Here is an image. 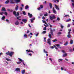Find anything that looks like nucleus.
<instances>
[{"label": "nucleus", "mask_w": 74, "mask_h": 74, "mask_svg": "<svg viewBox=\"0 0 74 74\" xmlns=\"http://www.w3.org/2000/svg\"><path fill=\"white\" fill-rule=\"evenodd\" d=\"M51 34L52 35H53V32H52V31L51 32Z\"/></svg>", "instance_id": "61"}, {"label": "nucleus", "mask_w": 74, "mask_h": 74, "mask_svg": "<svg viewBox=\"0 0 74 74\" xmlns=\"http://www.w3.org/2000/svg\"><path fill=\"white\" fill-rule=\"evenodd\" d=\"M5 59L6 60H7V61H11V59H10V58H5Z\"/></svg>", "instance_id": "14"}, {"label": "nucleus", "mask_w": 74, "mask_h": 74, "mask_svg": "<svg viewBox=\"0 0 74 74\" xmlns=\"http://www.w3.org/2000/svg\"><path fill=\"white\" fill-rule=\"evenodd\" d=\"M14 53V52L12 51H11L10 53H9V56L12 57V55Z\"/></svg>", "instance_id": "4"}, {"label": "nucleus", "mask_w": 74, "mask_h": 74, "mask_svg": "<svg viewBox=\"0 0 74 74\" xmlns=\"http://www.w3.org/2000/svg\"><path fill=\"white\" fill-rule=\"evenodd\" d=\"M2 11H5V9L4 8H3L2 10Z\"/></svg>", "instance_id": "28"}, {"label": "nucleus", "mask_w": 74, "mask_h": 74, "mask_svg": "<svg viewBox=\"0 0 74 74\" xmlns=\"http://www.w3.org/2000/svg\"><path fill=\"white\" fill-rule=\"evenodd\" d=\"M57 20H58V21H59V20H60V18H59V17H58L57 18Z\"/></svg>", "instance_id": "54"}, {"label": "nucleus", "mask_w": 74, "mask_h": 74, "mask_svg": "<svg viewBox=\"0 0 74 74\" xmlns=\"http://www.w3.org/2000/svg\"><path fill=\"white\" fill-rule=\"evenodd\" d=\"M22 10H23V8H20V11H22Z\"/></svg>", "instance_id": "51"}, {"label": "nucleus", "mask_w": 74, "mask_h": 74, "mask_svg": "<svg viewBox=\"0 0 74 74\" xmlns=\"http://www.w3.org/2000/svg\"><path fill=\"white\" fill-rule=\"evenodd\" d=\"M13 14L14 15L16 16H18L19 15V12H17V14H16V12L15 11H14L13 12Z\"/></svg>", "instance_id": "1"}, {"label": "nucleus", "mask_w": 74, "mask_h": 74, "mask_svg": "<svg viewBox=\"0 0 74 74\" xmlns=\"http://www.w3.org/2000/svg\"><path fill=\"white\" fill-rule=\"evenodd\" d=\"M23 14L24 15H26V13L25 12V11H23Z\"/></svg>", "instance_id": "37"}, {"label": "nucleus", "mask_w": 74, "mask_h": 74, "mask_svg": "<svg viewBox=\"0 0 74 74\" xmlns=\"http://www.w3.org/2000/svg\"><path fill=\"white\" fill-rule=\"evenodd\" d=\"M53 42H56V41H57V40L55 39L54 40H53Z\"/></svg>", "instance_id": "39"}, {"label": "nucleus", "mask_w": 74, "mask_h": 74, "mask_svg": "<svg viewBox=\"0 0 74 74\" xmlns=\"http://www.w3.org/2000/svg\"><path fill=\"white\" fill-rule=\"evenodd\" d=\"M9 3V0H7L5 2V4H8Z\"/></svg>", "instance_id": "35"}, {"label": "nucleus", "mask_w": 74, "mask_h": 74, "mask_svg": "<svg viewBox=\"0 0 74 74\" xmlns=\"http://www.w3.org/2000/svg\"><path fill=\"white\" fill-rule=\"evenodd\" d=\"M51 48L52 49H53V48H54V47L53 46H52V47H51Z\"/></svg>", "instance_id": "60"}, {"label": "nucleus", "mask_w": 74, "mask_h": 74, "mask_svg": "<svg viewBox=\"0 0 74 74\" xmlns=\"http://www.w3.org/2000/svg\"><path fill=\"white\" fill-rule=\"evenodd\" d=\"M14 1L16 3H18L19 2H20V0H14Z\"/></svg>", "instance_id": "9"}, {"label": "nucleus", "mask_w": 74, "mask_h": 74, "mask_svg": "<svg viewBox=\"0 0 74 74\" xmlns=\"http://www.w3.org/2000/svg\"><path fill=\"white\" fill-rule=\"evenodd\" d=\"M4 14L5 15H7V12H5Z\"/></svg>", "instance_id": "53"}, {"label": "nucleus", "mask_w": 74, "mask_h": 74, "mask_svg": "<svg viewBox=\"0 0 74 74\" xmlns=\"http://www.w3.org/2000/svg\"><path fill=\"white\" fill-rule=\"evenodd\" d=\"M23 65H24V66H25L26 65L25 64V63L24 62H23Z\"/></svg>", "instance_id": "56"}, {"label": "nucleus", "mask_w": 74, "mask_h": 74, "mask_svg": "<svg viewBox=\"0 0 74 74\" xmlns=\"http://www.w3.org/2000/svg\"><path fill=\"white\" fill-rule=\"evenodd\" d=\"M47 43L49 44L50 45H51V39L49 38H48L47 39Z\"/></svg>", "instance_id": "3"}, {"label": "nucleus", "mask_w": 74, "mask_h": 74, "mask_svg": "<svg viewBox=\"0 0 74 74\" xmlns=\"http://www.w3.org/2000/svg\"><path fill=\"white\" fill-rule=\"evenodd\" d=\"M72 21H73L72 23V25H74V20H73Z\"/></svg>", "instance_id": "42"}, {"label": "nucleus", "mask_w": 74, "mask_h": 74, "mask_svg": "<svg viewBox=\"0 0 74 74\" xmlns=\"http://www.w3.org/2000/svg\"><path fill=\"white\" fill-rule=\"evenodd\" d=\"M38 33L36 34V37L38 36Z\"/></svg>", "instance_id": "59"}, {"label": "nucleus", "mask_w": 74, "mask_h": 74, "mask_svg": "<svg viewBox=\"0 0 74 74\" xmlns=\"http://www.w3.org/2000/svg\"><path fill=\"white\" fill-rule=\"evenodd\" d=\"M67 55V53H65L63 55V57H65V56H66Z\"/></svg>", "instance_id": "24"}, {"label": "nucleus", "mask_w": 74, "mask_h": 74, "mask_svg": "<svg viewBox=\"0 0 74 74\" xmlns=\"http://www.w3.org/2000/svg\"><path fill=\"white\" fill-rule=\"evenodd\" d=\"M54 47L55 48V49H58V48H57V47H56V46H55L54 45Z\"/></svg>", "instance_id": "50"}, {"label": "nucleus", "mask_w": 74, "mask_h": 74, "mask_svg": "<svg viewBox=\"0 0 74 74\" xmlns=\"http://www.w3.org/2000/svg\"><path fill=\"white\" fill-rule=\"evenodd\" d=\"M69 32H68V34H70V32L71 31V29H69L68 30Z\"/></svg>", "instance_id": "22"}, {"label": "nucleus", "mask_w": 74, "mask_h": 74, "mask_svg": "<svg viewBox=\"0 0 74 74\" xmlns=\"http://www.w3.org/2000/svg\"><path fill=\"white\" fill-rule=\"evenodd\" d=\"M26 51H27V52H34L32 50H27Z\"/></svg>", "instance_id": "7"}, {"label": "nucleus", "mask_w": 74, "mask_h": 74, "mask_svg": "<svg viewBox=\"0 0 74 74\" xmlns=\"http://www.w3.org/2000/svg\"><path fill=\"white\" fill-rule=\"evenodd\" d=\"M55 5V7L56 9H57V10H59V9L58 8V7L56 6V5Z\"/></svg>", "instance_id": "15"}, {"label": "nucleus", "mask_w": 74, "mask_h": 74, "mask_svg": "<svg viewBox=\"0 0 74 74\" xmlns=\"http://www.w3.org/2000/svg\"><path fill=\"white\" fill-rule=\"evenodd\" d=\"M24 37H25V38H27V35L26 34H25L24 36Z\"/></svg>", "instance_id": "27"}, {"label": "nucleus", "mask_w": 74, "mask_h": 74, "mask_svg": "<svg viewBox=\"0 0 74 74\" xmlns=\"http://www.w3.org/2000/svg\"><path fill=\"white\" fill-rule=\"evenodd\" d=\"M70 24H68V27H70Z\"/></svg>", "instance_id": "62"}, {"label": "nucleus", "mask_w": 74, "mask_h": 74, "mask_svg": "<svg viewBox=\"0 0 74 74\" xmlns=\"http://www.w3.org/2000/svg\"><path fill=\"white\" fill-rule=\"evenodd\" d=\"M58 34H62V33L60 32H59L58 33Z\"/></svg>", "instance_id": "49"}, {"label": "nucleus", "mask_w": 74, "mask_h": 74, "mask_svg": "<svg viewBox=\"0 0 74 74\" xmlns=\"http://www.w3.org/2000/svg\"><path fill=\"white\" fill-rule=\"evenodd\" d=\"M67 37H68V38H71V35H70V34H68L67 35Z\"/></svg>", "instance_id": "31"}, {"label": "nucleus", "mask_w": 74, "mask_h": 74, "mask_svg": "<svg viewBox=\"0 0 74 74\" xmlns=\"http://www.w3.org/2000/svg\"><path fill=\"white\" fill-rule=\"evenodd\" d=\"M42 21L43 22V23L46 24L47 26H48V25H47V23L46 22H45V21L42 20Z\"/></svg>", "instance_id": "8"}, {"label": "nucleus", "mask_w": 74, "mask_h": 74, "mask_svg": "<svg viewBox=\"0 0 74 74\" xmlns=\"http://www.w3.org/2000/svg\"><path fill=\"white\" fill-rule=\"evenodd\" d=\"M46 33H47V32L45 31H44L42 33V34H45Z\"/></svg>", "instance_id": "25"}, {"label": "nucleus", "mask_w": 74, "mask_h": 74, "mask_svg": "<svg viewBox=\"0 0 74 74\" xmlns=\"http://www.w3.org/2000/svg\"><path fill=\"white\" fill-rule=\"evenodd\" d=\"M17 64H21V62H17Z\"/></svg>", "instance_id": "46"}, {"label": "nucleus", "mask_w": 74, "mask_h": 74, "mask_svg": "<svg viewBox=\"0 0 74 74\" xmlns=\"http://www.w3.org/2000/svg\"><path fill=\"white\" fill-rule=\"evenodd\" d=\"M35 19V18H32L31 19H30V20H31V23H32L33 22V20H34Z\"/></svg>", "instance_id": "11"}, {"label": "nucleus", "mask_w": 74, "mask_h": 74, "mask_svg": "<svg viewBox=\"0 0 74 74\" xmlns=\"http://www.w3.org/2000/svg\"><path fill=\"white\" fill-rule=\"evenodd\" d=\"M44 30H46L47 29L46 28V27H45L43 28Z\"/></svg>", "instance_id": "47"}, {"label": "nucleus", "mask_w": 74, "mask_h": 74, "mask_svg": "<svg viewBox=\"0 0 74 74\" xmlns=\"http://www.w3.org/2000/svg\"><path fill=\"white\" fill-rule=\"evenodd\" d=\"M71 21V19H70V18H69L68 20H67L66 22H69V21Z\"/></svg>", "instance_id": "33"}, {"label": "nucleus", "mask_w": 74, "mask_h": 74, "mask_svg": "<svg viewBox=\"0 0 74 74\" xmlns=\"http://www.w3.org/2000/svg\"><path fill=\"white\" fill-rule=\"evenodd\" d=\"M20 70V69L19 68H16L15 69V71H19V72L20 71H19Z\"/></svg>", "instance_id": "12"}, {"label": "nucleus", "mask_w": 74, "mask_h": 74, "mask_svg": "<svg viewBox=\"0 0 74 74\" xmlns=\"http://www.w3.org/2000/svg\"><path fill=\"white\" fill-rule=\"evenodd\" d=\"M49 18L51 21H52L53 19H55V16L53 15L52 17L51 16H50Z\"/></svg>", "instance_id": "2"}, {"label": "nucleus", "mask_w": 74, "mask_h": 74, "mask_svg": "<svg viewBox=\"0 0 74 74\" xmlns=\"http://www.w3.org/2000/svg\"><path fill=\"white\" fill-rule=\"evenodd\" d=\"M56 47H57L58 48H61V47H60V45H58V44H57L56 45Z\"/></svg>", "instance_id": "17"}, {"label": "nucleus", "mask_w": 74, "mask_h": 74, "mask_svg": "<svg viewBox=\"0 0 74 74\" xmlns=\"http://www.w3.org/2000/svg\"><path fill=\"white\" fill-rule=\"evenodd\" d=\"M73 43V41L72 40H71V41H70V43L71 44H72Z\"/></svg>", "instance_id": "30"}, {"label": "nucleus", "mask_w": 74, "mask_h": 74, "mask_svg": "<svg viewBox=\"0 0 74 74\" xmlns=\"http://www.w3.org/2000/svg\"><path fill=\"white\" fill-rule=\"evenodd\" d=\"M0 15H3V14H4V12H1V13H0Z\"/></svg>", "instance_id": "44"}, {"label": "nucleus", "mask_w": 74, "mask_h": 74, "mask_svg": "<svg viewBox=\"0 0 74 74\" xmlns=\"http://www.w3.org/2000/svg\"><path fill=\"white\" fill-rule=\"evenodd\" d=\"M16 7L15 8V10L16 11H17L18 10V6L17 5H16Z\"/></svg>", "instance_id": "20"}, {"label": "nucleus", "mask_w": 74, "mask_h": 74, "mask_svg": "<svg viewBox=\"0 0 74 74\" xmlns=\"http://www.w3.org/2000/svg\"><path fill=\"white\" fill-rule=\"evenodd\" d=\"M62 53H66V52H65V51L63 50H62Z\"/></svg>", "instance_id": "43"}, {"label": "nucleus", "mask_w": 74, "mask_h": 74, "mask_svg": "<svg viewBox=\"0 0 74 74\" xmlns=\"http://www.w3.org/2000/svg\"><path fill=\"white\" fill-rule=\"evenodd\" d=\"M42 15H43L42 14V13L40 14V16H42Z\"/></svg>", "instance_id": "58"}, {"label": "nucleus", "mask_w": 74, "mask_h": 74, "mask_svg": "<svg viewBox=\"0 0 74 74\" xmlns=\"http://www.w3.org/2000/svg\"><path fill=\"white\" fill-rule=\"evenodd\" d=\"M49 5L50 8H52V4H51V3H50Z\"/></svg>", "instance_id": "36"}, {"label": "nucleus", "mask_w": 74, "mask_h": 74, "mask_svg": "<svg viewBox=\"0 0 74 74\" xmlns=\"http://www.w3.org/2000/svg\"><path fill=\"white\" fill-rule=\"evenodd\" d=\"M59 24L60 25V27H61V28H62V29L63 28V26L62 25V24H61L60 23H59Z\"/></svg>", "instance_id": "18"}, {"label": "nucleus", "mask_w": 74, "mask_h": 74, "mask_svg": "<svg viewBox=\"0 0 74 74\" xmlns=\"http://www.w3.org/2000/svg\"><path fill=\"white\" fill-rule=\"evenodd\" d=\"M46 40V38H44V42H46V40Z\"/></svg>", "instance_id": "52"}, {"label": "nucleus", "mask_w": 74, "mask_h": 74, "mask_svg": "<svg viewBox=\"0 0 74 74\" xmlns=\"http://www.w3.org/2000/svg\"><path fill=\"white\" fill-rule=\"evenodd\" d=\"M14 1L13 0H10V3L11 4H14Z\"/></svg>", "instance_id": "13"}, {"label": "nucleus", "mask_w": 74, "mask_h": 74, "mask_svg": "<svg viewBox=\"0 0 74 74\" xmlns=\"http://www.w3.org/2000/svg\"><path fill=\"white\" fill-rule=\"evenodd\" d=\"M5 18V16H3L2 18V20H3V19H4Z\"/></svg>", "instance_id": "41"}, {"label": "nucleus", "mask_w": 74, "mask_h": 74, "mask_svg": "<svg viewBox=\"0 0 74 74\" xmlns=\"http://www.w3.org/2000/svg\"><path fill=\"white\" fill-rule=\"evenodd\" d=\"M25 70H23L22 71V74H24L25 73Z\"/></svg>", "instance_id": "32"}, {"label": "nucleus", "mask_w": 74, "mask_h": 74, "mask_svg": "<svg viewBox=\"0 0 74 74\" xmlns=\"http://www.w3.org/2000/svg\"><path fill=\"white\" fill-rule=\"evenodd\" d=\"M72 5L73 7H74V3H72Z\"/></svg>", "instance_id": "55"}, {"label": "nucleus", "mask_w": 74, "mask_h": 74, "mask_svg": "<svg viewBox=\"0 0 74 74\" xmlns=\"http://www.w3.org/2000/svg\"><path fill=\"white\" fill-rule=\"evenodd\" d=\"M29 31H27V33H29Z\"/></svg>", "instance_id": "64"}, {"label": "nucleus", "mask_w": 74, "mask_h": 74, "mask_svg": "<svg viewBox=\"0 0 74 74\" xmlns=\"http://www.w3.org/2000/svg\"><path fill=\"white\" fill-rule=\"evenodd\" d=\"M62 59H58V62H60V61H62Z\"/></svg>", "instance_id": "45"}, {"label": "nucleus", "mask_w": 74, "mask_h": 74, "mask_svg": "<svg viewBox=\"0 0 74 74\" xmlns=\"http://www.w3.org/2000/svg\"><path fill=\"white\" fill-rule=\"evenodd\" d=\"M28 15L29 16V18H32V14H30V13H28Z\"/></svg>", "instance_id": "6"}, {"label": "nucleus", "mask_w": 74, "mask_h": 74, "mask_svg": "<svg viewBox=\"0 0 74 74\" xmlns=\"http://www.w3.org/2000/svg\"><path fill=\"white\" fill-rule=\"evenodd\" d=\"M67 44H68V42H67L65 44H64V45L65 46L67 45Z\"/></svg>", "instance_id": "40"}, {"label": "nucleus", "mask_w": 74, "mask_h": 74, "mask_svg": "<svg viewBox=\"0 0 74 74\" xmlns=\"http://www.w3.org/2000/svg\"><path fill=\"white\" fill-rule=\"evenodd\" d=\"M19 59V60L20 61V62H24V61L22 60L20 58H18Z\"/></svg>", "instance_id": "21"}, {"label": "nucleus", "mask_w": 74, "mask_h": 74, "mask_svg": "<svg viewBox=\"0 0 74 74\" xmlns=\"http://www.w3.org/2000/svg\"><path fill=\"white\" fill-rule=\"evenodd\" d=\"M50 60H51V63L52 62V59H51V58H50L49 59Z\"/></svg>", "instance_id": "57"}, {"label": "nucleus", "mask_w": 74, "mask_h": 74, "mask_svg": "<svg viewBox=\"0 0 74 74\" xmlns=\"http://www.w3.org/2000/svg\"><path fill=\"white\" fill-rule=\"evenodd\" d=\"M66 16H68V17H69L70 16L69 15H66L64 16V17H66Z\"/></svg>", "instance_id": "38"}, {"label": "nucleus", "mask_w": 74, "mask_h": 74, "mask_svg": "<svg viewBox=\"0 0 74 74\" xmlns=\"http://www.w3.org/2000/svg\"><path fill=\"white\" fill-rule=\"evenodd\" d=\"M22 21L23 22H24L25 23H26L27 22V20L25 19H23L22 20Z\"/></svg>", "instance_id": "16"}, {"label": "nucleus", "mask_w": 74, "mask_h": 74, "mask_svg": "<svg viewBox=\"0 0 74 74\" xmlns=\"http://www.w3.org/2000/svg\"><path fill=\"white\" fill-rule=\"evenodd\" d=\"M15 24L16 25H18L19 24V22L18 21H17L15 23Z\"/></svg>", "instance_id": "19"}, {"label": "nucleus", "mask_w": 74, "mask_h": 74, "mask_svg": "<svg viewBox=\"0 0 74 74\" xmlns=\"http://www.w3.org/2000/svg\"><path fill=\"white\" fill-rule=\"evenodd\" d=\"M44 16H48L47 12H46V14H44Z\"/></svg>", "instance_id": "34"}, {"label": "nucleus", "mask_w": 74, "mask_h": 74, "mask_svg": "<svg viewBox=\"0 0 74 74\" xmlns=\"http://www.w3.org/2000/svg\"><path fill=\"white\" fill-rule=\"evenodd\" d=\"M53 13H54V14H56V10L54 9V8H53Z\"/></svg>", "instance_id": "10"}, {"label": "nucleus", "mask_w": 74, "mask_h": 74, "mask_svg": "<svg viewBox=\"0 0 74 74\" xmlns=\"http://www.w3.org/2000/svg\"><path fill=\"white\" fill-rule=\"evenodd\" d=\"M25 8L26 10H27V9H28V8H29V6H28V5H26L25 7Z\"/></svg>", "instance_id": "23"}, {"label": "nucleus", "mask_w": 74, "mask_h": 74, "mask_svg": "<svg viewBox=\"0 0 74 74\" xmlns=\"http://www.w3.org/2000/svg\"><path fill=\"white\" fill-rule=\"evenodd\" d=\"M9 53H10V52H8L7 53H6V55H9Z\"/></svg>", "instance_id": "48"}, {"label": "nucleus", "mask_w": 74, "mask_h": 74, "mask_svg": "<svg viewBox=\"0 0 74 74\" xmlns=\"http://www.w3.org/2000/svg\"><path fill=\"white\" fill-rule=\"evenodd\" d=\"M40 8H38V10H41V8H43V6L42 5H40Z\"/></svg>", "instance_id": "5"}, {"label": "nucleus", "mask_w": 74, "mask_h": 74, "mask_svg": "<svg viewBox=\"0 0 74 74\" xmlns=\"http://www.w3.org/2000/svg\"><path fill=\"white\" fill-rule=\"evenodd\" d=\"M30 34L31 35V36H32V35H33V33H32V32L30 33Z\"/></svg>", "instance_id": "63"}, {"label": "nucleus", "mask_w": 74, "mask_h": 74, "mask_svg": "<svg viewBox=\"0 0 74 74\" xmlns=\"http://www.w3.org/2000/svg\"><path fill=\"white\" fill-rule=\"evenodd\" d=\"M43 52H44V53H48V52L47 51H45V49H44L43 50Z\"/></svg>", "instance_id": "29"}, {"label": "nucleus", "mask_w": 74, "mask_h": 74, "mask_svg": "<svg viewBox=\"0 0 74 74\" xmlns=\"http://www.w3.org/2000/svg\"><path fill=\"white\" fill-rule=\"evenodd\" d=\"M49 37L50 38H52V36H51V34H49Z\"/></svg>", "instance_id": "26"}]
</instances>
